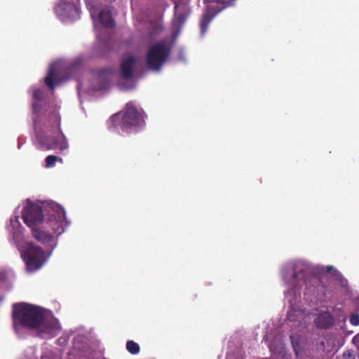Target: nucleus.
<instances>
[{
    "instance_id": "a878e982",
    "label": "nucleus",
    "mask_w": 359,
    "mask_h": 359,
    "mask_svg": "<svg viewBox=\"0 0 359 359\" xmlns=\"http://www.w3.org/2000/svg\"><path fill=\"white\" fill-rule=\"evenodd\" d=\"M290 338H291V341H292L294 350L296 352V353L297 354V345L294 343V337L291 336Z\"/></svg>"
},
{
    "instance_id": "9d476101",
    "label": "nucleus",
    "mask_w": 359,
    "mask_h": 359,
    "mask_svg": "<svg viewBox=\"0 0 359 359\" xmlns=\"http://www.w3.org/2000/svg\"><path fill=\"white\" fill-rule=\"evenodd\" d=\"M221 1L222 0H204V3L207 4V8L200 22V29L201 35H204L206 33L210 22L212 20L214 17L219 11V10L215 11L213 10V7L210 4L218 3Z\"/></svg>"
},
{
    "instance_id": "dca6fc26",
    "label": "nucleus",
    "mask_w": 359,
    "mask_h": 359,
    "mask_svg": "<svg viewBox=\"0 0 359 359\" xmlns=\"http://www.w3.org/2000/svg\"><path fill=\"white\" fill-rule=\"evenodd\" d=\"M271 352L273 354L280 355L284 351V345L282 341L278 340L277 342H272L269 344Z\"/></svg>"
},
{
    "instance_id": "f257e3e1",
    "label": "nucleus",
    "mask_w": 359,
    "mask_h": 359,
    "mask_svg": "<svg viewBox=\"0 0 359 359\" xmlns=\"http://www.w3.org/2000/svg\"><path fill=\"white\" fill-rule=\"evenodd\" d=\"M292 278L297 281V284L292 289L285 292V296L296 295L299 290L298 285H305V298L310 303L318 304L325 302L327 300V292L325 285L322 280L316 275L311 273L307 266L299 267L295 266L293 270Z\"/></svg>"
},
{
    "instance_id": "6e6552de",
    "label": "nucleus",
    "mask_w": 359,
    "mask_h": 359,
    "mask_svg": "<svg viewBox=\"0 0 359 359\" xmlns=\"http://www.w3.org/2000/svg\"><path fill=\"white\" fill-rule=\"evenodd\" d=\"M55 120L58 122V130L60 136L58 137H53L51 140L47 138L43 141L41 144V149L51 150V149H59L63 151L69 147L67 139L62 131L60 128V117L57 115L55 116Z\"/></svg>"
},
{
    "instance_id": "7ed1b4c3",
    "label": "nucleus",
    "mask_w": 359,
    "mask_h": 359,
    "mask_svg": "<svg viewBox=\"0 0 359 359\" xmlns=\"http://www.w3.org/2000/svg\"><path fill=\"white\" fill-rule=\"evenodd\" d=\"M50 218L36 226H34L31 229L32 236L36 241L53 250L56 246L54 235H60L64 231L62 223L66 213L64 208L57 203L50 204Z\"/></svg>"
},
{
    "instance_id": "1a4fd4ad",
    "label": "nucleus",
    "mask_w": 359,
    "mask_h": 359,
    "mask_svg": "<svg viewBox=\"0 0 359 359\" xmlns=\"http://www.w3.org/2000/svg\"><path fill=\"white\" fill-rule=\"evenodd\" d=\"M12 314H53L49 310L25 302L13 304Z\"/></svg>"
},
{
    "instance_id": "f3484780",
    "label": "nucleus",
    "mask_w": 359,
    "mask_h": 359,
    "mask_svg": "<svg viewBox=\"0 0 359 359\" xmlns=\"http://www.w3.org/2000/svg\"><path fill=\"white\" fill-rule=\"evenodd\" d=\"M329 316H327V317ZM326 317L327 316H318V318L315 320L317 327L320 328H328L330 327V320Z\"/></svg>"
},
{
    "instance_id": "cd10ccee",
    "label": "nucleus",
    "mask_w": 359,
    "mask_h": 359,
    "mask_svg": "<svg viewBox=\"0 0 359 359\" xmlns=\"http://www.w3.org/2000/svg\"><path fill=\"white\" fill-rule=\"evenodd\" d=\"M321 314H330L328 311H323Z\"/></svg>"
},
{
    "instance_id": "f8f14e48",
    "label": "nucleus",
    "mask_w": 359,
    "mask_h": 359,
    "mask_svg": "<svg viewBox=\"0 0 359 359\" xmlns=\"http://www.w3.org/2000/svg\"><path fill=\"white\" fill-rule=\"evenodd\" d=\"M57 11L64 17L73 18L79 15V9L71 2L61 1L57 7Z\"/></svg>"
},
{
    "instance_id": "5701e85b",
    "label": "nucleus",
    "mask_w": 359,
    "mask_h": 359,
    "mask_svg": "<svg viewBox=\"0 0 359 359\" xmlns=\"http://www.w3.org/2000/svg\"><path fill=\"white\" fill-rule=\"evenodd\" d=\"M334 269L332 266H322L318 271L322 273H329Z\"/></svg>"
},
{
    "instance_id": "c756f323",
    "label": "nucleus",
    "mask_w": 359,
    "mask_h": 359,
    "mask_svg": "<svg viewBox=\"0 0 359 359\" xmlns=\"http://www.w3.org/2000/svg\"><path fill=\"white\" fill-rule=\"evenodd\" d=\"M177 8V5L176 4L175 6V10H176Z\"/></svg>"
},
{
    "instance_id": "39448f33",
    "label": "nucleus",
    "mask_w": 359,
    "mask_h": 359,
    "mask_svg": "<svg viewBox=\"0 0 359 359\" xmlns=\"http://www.w3.org/2000/svg\"><path fill=\"white\" fill-rule=\"evenodd\" d=\"M171 48L166 40H161L151 46L146 55V63L149 69L160 71L170 57Z\"/></svg>"
},
{
    "instance_id": "7c9ffc66",
    "label": "nucleus",
    "mask_w": 359,
    "mask_h": 359,
    "mask_svg": "<svg viewBox=\"0 0 359 359\" xmlns=\"http://www.w3.org/2000/svg\"><path fill=\"white\" fill-rule=\"evenodd\" d=\"M227 358H228V359H230V356H229V355H228V356H227Z\"/></svg>"
},
{
    "instance_id": "423d86ee",
    "label": "nucleus",
    "mask_w": 359,
    "mask_h": 359,
    "mask_svg": "<svg viewBox=\"0 0 359 359\" xmlns=\"http://www.w3.org/2000/svg\"><path fill=\"white\" fill-rule=\"evenodd\" d=\"M22 257L29 272L39 270L46 262L44 250L31 242L26 244Z\"/></svg>"
},
{
    "instance_id": "b1692460",
    "label": "nucleus",
    "mask_w": 359,
    "mask_h": 359,
    "mask_svg": "<svg viewBox=\"0 0 359 359\" xmlns=\"http://www.w3.org/2000/svg\"><path fill=\"white\" fill-rule=\"evenodd\" d=\"M350 323L353 325H359V316H350Z\"/></svg>"
},
{
    "instance_id": "2eb2a0df",
    "label": "nucleus",
    "mask_w": 359,
    "mask_h": 359,
    "mask_svg": "<svg viewBox=\"0 0 359 359\" xmlns=\"http://www.w3.org/2000/svg\"><path fill=\"white\" fill-rule=\"evenodd\" d=\"M88 338V334L86 330H79L75 332V335L73 339L74 347L76 349H81L82 344H84Z\"/></svg>"
},
{
    "instance_id": "4be33fe9",
    "label": "nucleus",
    "mask_w": 359,
    "mask_h": 359,
    "mask_svg": "<svg viewBox=\"0 0 359 359\" xmlns=\"http://www.w3.org/2000/svg\"><path fill=\"white\" fill-rule=\"evenodd\" d=\"M41 109V104L39 103V102H37V101L33 102V103H32L33 113L35 114H37L40 113Z\"/></svg>"
},
{
    "instance_id": "aec40b11",
    "label": "nucleus",
    "mask_w": 359,
    "mask_h": 359,
    "mask_svg": "<svg viewBox=\"0 0 359 359\" xmlns=\"http://www.w3.org/2000/svg\"><path fill=\"white\" fill-rule=\"evenodd\" d=\"M72 334V331L69 333V332L64 333V334L57 339L58 345L65 346L66 344L67 341L69 340V337Z\"/></svg>"
},
{
    "instance_id": "6ab92c4d",
    "label": "nucleus",
    "mask_w": 359,
    "mask_h": 359,
    "mask_svg": "<svg viewBox=\"0 0 359 359\" xmlns=\"http://www.w3.org/2000/svg\"><path fill=\"white\" fill-rule=\"evenodd\" d=\"M59 161L62 162V159L55 155H48L45 159L46 167L52 168L55 165V163Z\"/></svg>"
},
{
    "instance_id": "9b49d317",
    "label": "nucleus",
    "mask_w": 359,
    "mask_h": 359,
    "mask_svg": "<svg viewBox=\"0 0 359 359\" xmlns=\"http://www.w3.org/2000/svg\"><path fill=\"white\" fill-rule=\"evenodd\" d=\"M136 62V58L134 56H130L122 60L120 67V73L123 79L130 80L133 78Z\"/></svg>"
},
{
    "instance_id": "412c9836",
    "label": "nucleus",
    "mask_w": 359,
    "mask_h": 359,
    "mask_svg": "<svg viewBox=\"0 0 359 359\" xmlns=\"http://www.w3.org/2000/svg\"><path fill=\"white\" fill-rule=\"evenodd\" d=\"M43 98V93L40 89H36L33 92V99L34 101L39 102Z\"/></svg>"
},
{
    "instance_id": "4468645a",
    "label": "nucleus",
    "mask_w": 359,
    "mask_h": 359,
    "mask_svg": "<svg viewBox=\"0 0 359 359\" xmlns=\"http://www.w3.org/2000/svg\"><path fill=\"white\" fill-rule=\"evenodd\" d=\"M100 22L107 28H112L115 25L111 13L109 11L102 10L99 13Z\"/></svg>"
},
{
    "instance_id": "c85d7f7f",
    "label": "nucleus",
    "mask_w": 359,
    "mask_h": 359,
    "mask_svg": "<svg viewBox=\"0 0 359 359\" xmlns=\"http://www.w3.org/2000/svg\"><path fill=\"white\" fill-rule=\"evenodd\" d=\"M234 0H231L230 1L227 2L228 5L229 4H232V1H233Z\"/></svg>"
},
{
    "instance_id": "bb28decb",
    "label": "nucleus",
    "mask_w": 359,
    "mask_h": 359,
    "mask_svg": "<svg viewBox=\"0 0 359 359\" xmlns=\"http://www.w3.org/2000/svg\"><path fill=\"white\" fill-rule=\"evenodd\" d=\"M289 302H290V306H291V309L292 310L294 311V312H296L298 311L297 309L295 308V306L293 305V303H292V299H289Z\"/></svg>"
},
{
    "instance_id": "f03ea898",
    "label": "nucleus",
    "mask_w": 359,
    "mask_h": 359,
    "mask_svg": "<svg viewBox=\"0 0 359 359\" xmlns=\"http://www.w3.org/2000/svg\"><path fill=\"white\" fill-rule=\"evenodd\" d=\"M13 328L18 337L27 329H34L42 338H52L61 330L59 320L53 316H13Z\"/></svg>"
},
{
    "instance_id": "0eeeda50",
    "label": "nucleus",
    "mask_w": 359,
    "mask_h": 359,
    "mask_svg": "<svg viewBox=\"0 0 359 359\" xmlns=\"http://www.w3.org/2000/svg\"><path fill=\"white\" fill-rule=\"evenodd\" d=\"M24 222L31 229L44 221L42 208L28 200V204L22 213Z\"/></svg>"
},
{
    "instance_id": "ddd939ff",
    "label": "nucleus",
    "mask_w": 359,
    "mask_h": 359,
    "mask_svg": "<svg viewBox=\"0 0 359 359\" xmlns=\"http://www.w3.org/2000/svg\"><path fill=\"white\" fill-rule=\"evenodd\" d=\"M62 82L57 71L53 67H50L47 76L44 79V83L51 90H53L55 85Z\"/></svg>"
},
{
    "instance_id": "a211bd4d",
    "label": "nucleus",
    "mask_w": 359,
    "mask_h": 359,
    "mask_svg": "<svg viewBox=\"0 0 359 359\" xmlns=\"http://www.w3.org/2000/svg\"><path fill=\"white\" fill-rule=\"evenodd\" d=\"M126 349L130 353L133 355L139 353L140 350L139 344L133 341H127Z\"/></svg>"
},
{
    "instance_id": "393cba45",
    "label": "nucleus",
    "mask_w": 359,
    "mask_h": 359,
    "mask_svg": "<svg viewBox=\"0 0 359 359\" xmlns=\"http://www.w3.org/2000/svg\"><path fill=\"white\" fill-rule=\"evenodd\" d=\"M343 356L346 359H354L355 358L353 351H349V350L344 352L343 354Z\"/></svg>"
},
{
    "instance_id": "20e7f679",
    "label": "nucleus",
    "mask_w": 359,
    "mask_h": 359,
    "mask_svg": "<svg viewBox=\"0 0 359 359\" xmlns=\"http://www.w3.org/2000/svg\"><path fill=\"white\" fill-rule=\"evenodd\" d=\"M144 124L143 112L137 108L133 102L126 103L123 110L113 114L108 121L109 129L119 127L126 133L135 132Z\"/></svg>"
}]
</instances>
